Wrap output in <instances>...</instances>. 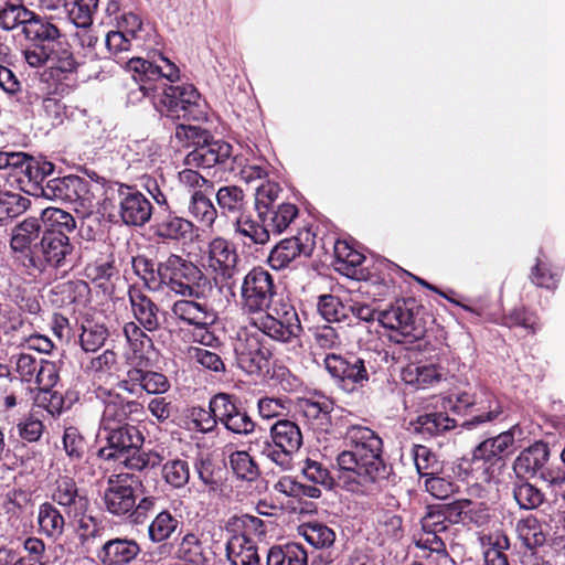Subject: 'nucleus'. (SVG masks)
<instances>
[{
	"instance_id": "1",
	"label": "nucleus",
	"mask_w": 565,
	"mask_h": 565,
	"mask_svg": "<svg viewBox=\"0 0 565 565\" xmlns=\"http://www.w3.org/2000/svg\"><path fill=\"white\" fill-rule=\"evenodd\" d=\"M350 450L337 457L339 480L354 493H369L385 481L392 468L385 463L382 439L369 427L353 425L347 430Z\"/></svg>"
},
{
	"instance_id": "2",
	"label": "nucleus",
	"mask_w": 565,
	"mask_h": 565,
	"mask_svg": "<svg viewBox=\"0 0 565 565\" xmlns=\"http://www.w3.org/2000/svg\"><path fill=\"white\" fill-rule=\"evenodd\" d=\"M127 70L134 81V86L129 88L131 100L150 98L153 106L170 118H198L200 94L193 85L152 84L153 79H160L161 70L141 57L130 58Z\"/></svg>"
},
{
	"instance_id": "3",
	"label": "nucleus",
	"mask_w": 565,
	"mask_h": 565,
	"mask_svg": "<svg viewBox=\"0 0 565 565\" xmlns=\"http://www.w3.org/2000/svg\"><path fill=\"white\" fill-rule=\"evenodd\" d=\"M380 355V352L372 351L348 355L330 353L324 358V367L342 390L352 392L364 387L377 372Z\"/></svg>"
},
{
	"instance_id": "4",
	"label": "nucleus",
	"mask_w": 565,
	"mask_h": 565,
	"mask_svg": "<svg viewBox=\"0 0 565 565\" xmlns=\"http://www.w3.org/2000/svg\"><path fill=\"white\" fill-rule=\"evenodd\" d=\"M157 275L160 284L182 297L199 298L201 287L207 282L203 271L192 262L171 254L158 264Z\"/></svg>"
},
{
	"instance_id": "5",
	"label": "nucleus",
	"mask_w": 565,
	"mask_h": 565,
	"mask_svg": "<svg viewBox=\"0 0 565 565\" xmlns=\"http://www.w3.org/2000/svg\"><path fill=\"white\" fill-rule=\"evenodd\" d=\"M415 301L397 300L376 315L382 327L393 332L391 339L397 343L414 342L425 333V328L417 318Z\"/></svg>"
},
{
	"instance_id": "6",
	"label": "nucleus",
	"mask_w": 565,
	"mask_h": 565,
	"mask_svg": "<svg viewBox=\"0 0 565 565\" xmlns=\"http://www.w3.org/2000/svg\"><path fill=\"white\" fill-rule=\"evenodd\" d=\"M241 532L234 533L226 542V558L231 565H262L254 536L265 535L263 520L253 515L238 519Z\"/></svg>"
},
{
	"instance_id": "7",
	"label": "nucleus",
	"mask_w": 565,
	"mask_h": 565,
	"mask_svg": "<svg viewBox=\"0 0 565 565\" xmlns=\"http://www.w3.org/2000/svg\"><path fill=\"white\" fill-rule=\"evenodd\" d=\"M550 448L546 443L536 441L523 449L514 459L512 469L518 480L530 479L535 476L551 484L565 482V471L561 468H550Z\"/></svg>"
},
{
	"instance_id": "8",
	"label": "nucleus",
	"mask_w": 565,
	"mask_h": 565,
	"mask_svg": "<svg viewBox=\"0 0 565 565\" xmlns=\"http://www.w3.org/2000/svg\"><path fill=\"white\" fill-rule=\"evenodd\" d=\"M276 286L271 274L263 267H254L244 277L241 286L242 309L256 313L269 308Z\"/></svg>"
},
{
	"instance_id": "9",
	"label": "nucleus",
	"mask_w": 565,
	"mask_h": 565,
	"mask_svg": "<svg viewBox=\"0 0 565 565\" xmlns=\"http://www.w3.org/2000/svg\"><path fill=\"white\" fill-rule=\"evenodd\" d=\"M139 481L130 473L113 475L108 478L104 493L107 511L114 515H134L137 497L135 487Z\"/></svg>"
},
{
	"instance_id": "10",
	"label": "nucleus",
	"mask_w": 565,
	"mask_h": 565,
	"mask_svg": "<svg viewBox=\"0 0 565 565\" xmlns=\"http://www.w3.org/2000/svg\"><path fill=\"white\" fill-rule=\"evenodd\" d=\"M106 446L98 450V456L105 460H124L137 454L143 445L145 438L141 430L135 425H126L119 428H110L104 433Z\"/></svg>"
},
{
	"instance_id": "11",
	"label": "nucleus",
	"mask_w": 565,
	"mask_h": 565,
	"mask_svg": "<svg viewBox=\"0 0 565 565\" xmlns=\"http://www.w3.org/2000/svg\"><path fill=\"white\" fill-rule=\"evenodd\" d=\"M121 221L130 226L145 225L152 215L150 201L136 189L120 185L115 196Z\"/></svg>"
},
{
	"instance_id": "12",
	"label": "nucleus",
	"mask_w": 565,
	"mask_h": 565,
	"mask_svg": "<svg viewBox=\"0 0 565 565\" xmlns=\"http://www.w3.org/2000/svg\"><path fill=\"white\" fill-rule=\"evenodd\" d=\"M454 409L457 412L470 409L471 418L461 424L468 429L492 422L502 413L499 402L488 393H482L479 397L467 392L458 394Z\"/></svg>"
},
{
	"instance_id": "13",
	"label": "nucleus",
	"mask_w": 565,
	"mask_h": 565,
	"mask_svg": "<svg viewBox=\"0 0 565 565\" xmlns=\"http://www.w3.org/2000/svg\"><path fill=\"white\" fill-rule=\"evenodd\" d=\"M52 500L64 509L68 518L81 519V526H87L84 524L83 518L89 508V500L79 492L76 482L72 478L62 477L56 480Z\"/></svg>"
},
{
	"instance_id": "14",
	"label": "nucleus",
	"mask_w": 565,
	"mask_h": 565,
	"mask_svg": "<svg viewBox=\"0 0 565 565\" xmlns=\"http://www.w3.org/2000/svg\"><path fill=\"white\" fill-rule=\"evenodd\" d=\"M40 228L39 220L29 217L12 230L10 248L13 253L20 254L28 260V264H24L25 266L38 268L41 265V257L38 255V248L34 247L35 241L39 238Z\"/></svg>"
},
{
	"instance_id": "15",
	"label": "nucleus",
	"mask_w": 565,
	"mask_h": 565,
	"mask_svg": "<svg viewBox=\"0 0 565 565\" xmlns=\"http://www.w3.org/2000/svg\"><path fill=\"white\" fill-rule=\"evenodd\" d=\"M235 354L238 366L254 374L266 367L270 351L260 343L257 334H248L244 339H238Z\"/></svg>"
},
{
	"instance_id": "16",
	"label": "nucleus",
	"mask_w": 565,
	"mask_h": 565,
	"mask_svg": "<svg viewBox=\"0 0 565 565\" xmlns=\"http://www.w3.org/2000/svg\"><path fill=\"white\" fill-rule=\"evenodd\" d=\"M514 436L504 431L480 443L472 451V463L477 469L488 470L500 462L505 451L513 445Z\"/></svg>"
},
{
	"instance_id": "17",
	"label": "nucleus",
	"mask_w": 565,
	"mask_h": 565,
	"mask_svg": "<svg viewBox=\"0 0 565 565\" xmlns=\"http://www.w3.org/2000/svg\"><path fill=\"white\" fill-rule=\"evenodd\" d=\"M232 154V146L223 140H205L185 156L190 167L211 168L225 162Z\"/></svg>"
},
{
	"instance_id": "18",
	"label": "nucleus",
	"mask_w": 565,
	"mask_h": 565,
	"mask_svg": "<svg viewBox=\"0 0 565 565\" xmlns=\"http://www.w3.org/2000/svg\"><path fill=\"white\" fill-rule=\"evenodd\" d=\"M209 267L224 279H232L236 273L237 253L222 237H215L207 246Z\"/></svg>"
},
{
	"instance_id": "19",
	"label": "nucleus",
	"mask_w": 565,
	"mask_h": 565,
	"mask_svg": "<svg viewBox=\"0 0 565 565\" xmlns=\"http://www.w3.org/2000/svg\"><path fill=\"white\" fill-rule=\"evenodd\" d=\"M34 247L38 248V255L52 267L65 266L73 250L68 236L61 233H43Z\"/></svg>"
},
{
	"instance_id": "20",
	"label": "nucleus",
	"mask_w": 565,
	"mask_h": 565,
	"mask_svg": "<svg viewBox=\"0 0 565 565\" xmlns=\"http://www.w3.org/2000/svg\"><path fill=\"white\" fill-rule=\"evenodd\" d=\"M86 190V182L76 175H66L47 180L38 193L49 200L75 202Z\"/></svg>"
},
{
	"instance_id": "21",
	"label": "nucleus",
	"mask_w": 565,
	"mask_h": 565,
	"mask_svg": "<svg viewBox=\"0 0 565 565\" xmlns=\"http://www.w3.org/2000/svg\"><path fill=\"white\" fill-rule=\"evenodd\" d=\"M263 221H256L250 215L241 214L232 223L234 236L245 246L265 245L270 239V230Z\"/></svg>"
},
{
	"instance_id": "22",
	"label": "nucleus",
	"mask_w": 565,
	"mask_h": 565,
	"mask_svg": "<svg viewBox=\"0 0 565 565\" xmlns=\"http://www.w3.org/2000/svg\"><path fill=\"white\" fill-rule=\"evenodd\" d=\"M128 296L132 315L139 324L147 331L158 330L160 327L158 306L138 288H130Z\"/></svg>"
},
{
	"instance_id": "23",
	"label": "nucleus",
	"mask_w": 565,
	"mask_h": 565,
	"mask_svg": "<svg viewBox=\"0 0 565 565\" xmlns=\"http://www.w3.org/2000/svg\"><path fill=\"white\" fill-rule=\"evenodd\" d=\"M139 553L140 546L136 541L114 539L103 545L98 558L104 565H126L132 562Z\"/></svg>"
},
{
	"instance_id": "24",
	"label": "nucleus",
	"mask_w": 565,
	"mask_h": 565,
	"mask_svg": "<svg viewBox=\"0 0 565 565\" xmlns=\"http://www.w3.org/2000/svg\"><path fill=\"white\" fill-rule=\"evenodd\" d=\"M141 411V405L135 401H109L106 403L102 415L100 429L103 433H107L110 428L130 425L128 423L129 416Z\"/></svg>"
},
{
	"instance_id": "25",
	"label": "nucleus",
	"mask_w": 565,
	"mask_h": 565,
	"mask_svg": "<svg viewBox=\"0 0 565 565\" xmlns=\"http://www.w3.org/2000/svg\"><path fill=\"white\" fill-rule=\"evenodd\" d=\"M172 313L188 324L205 329L215 322L216 316L205 303L179 300L172 306Z\"/></svg>"
},
{
	"instance_id": "26",
	"label": "nucleus",
	"mask_w": 565,
	"mask_h": 565,
	"mask_svg": "<svg viewBox=\"0 0 565 565\" xmlns=\"http://www.w3.org/2000/svg\"><path fill=\"white\" fill-rule=\"evenodd\" d=\"M125 360L128 366L127 377L120 381L118 386L122 391L136 394L145 381L148 372L146 369L149 366L150 360L141 354L138 349L126 352Z\"/></svg>"
},
{
	"instance_id": "27",
	"label": "nucleus",
	"mask_w": 565,
	"mask_h": 565,
	"mask_svg": "<svg viewBox=\"0 0 565 565\" xmlns=\"http://www.w3.org/2000/svg\"><path fill=\"white\" fill-rule=\"evenodd\" d=\"M301 254L309 256L310 248L301 243L299 236H294L280 241L271 249L268 263L274 269H282Z\"/></svg>"
},
{
	"instance_id": "28",
	"label": "nucleus",
	"mask_w": 565,
	"mask_h": 565,
	"mask_svg": "<svg viewBox=\"0 0 565 565\" xmlns=\"http://www.w3.org/2000/svg\"><path fill=\"white\" fill-rule=\"evenodd\" d=\"M154 235L168 241L190 239L193 234L192 222L177 216L167 215L154 225Z\"/></svg>"
},
{
	"instance_id": "29",
	"label": "nucleus",
	"mask_w": 565,
	"mask_h": 565,
	"mask_svg": "<svg viewBox=\"0 0 565 565\" xmlns=\"http://www.w3.org/2000/svg\"><path fill=\"white\" fill-rule=\"evenodd\" d=\"M38 525L41 534L58 540L64 533L65 519L53 503L44 502L39 507Z\"/></svg>"
},
{
	"instance_id": "30",
	"label": "nucleus",
	"mask_w": 565,
	"mask_h": 565,
	"mask_svg": "<svg viewBox=\"0 0 565 565\" xmlns=\"http://www.w3.org/2000/svg\"><path fill=\"white\" fill-rule=\"evenodd\" d=\"M270 443L277 447L287 448L296 452L302 445V434L299 426L288 419L278 420L270 427Z\"/></svg>"
},
{
	"instance_id": "31",
	"label": "nucleus",
	"mask_w": 565,
	"mask_h": 565,
	"mask_svg": "<svg viewBox=\"0 0 565 565\" xmlns=\"http://www.w3.org/2000/svg\"><path fill=\"white\" fill-rule=\"evenodd\" d=\"M253 324L273 340L289 343L298 339L302 332L300 322H284L277 320H254Z\"/></svg>"
},
{
	"instance_id": "32",
	"label": "nucleus",
	"mask_w": 565,
	"mask_h": 565,
	"mask_svg": "<svg viewBox=\"0 0 565 565\" xmlns=\"http://www.w3.org/2000/svg\"><path fill=\"white\" fill-rule=\"evenodd\" d=\"M267 565H308V554L297 543L273 546L267 554Z\"/></svg>"
},
{
	"instance_id": "33",
	"label": "nucleus",
	"mask_w": 565,
	"mask_h": 565,
	"mask_svg": "<svg viewBox=\"0 0 565 565\" xmlns=\"http://www.w3.org/2000/svg\"><path fill=\"white\" fill-rule=\"evenodd\" d=\"M414 433L433 437L455 427V420L443 413L424 414L411 423Z\"/></svg>"
},
{
	"instance_id": "34",
	"label": "nucleus",
	"mask_w": 565,
	"mask_h": 565,
	"mask_svg": "<svg viewBox=\"0 0 565 565\" xmlns=\"http://www.w3.org/2000/svg\"><path fill=\"white\" fill-rule=\"evenodd\" d=\"M22 34L25 39L31 41H54L60 38L58 28L47 21L45 18L40 17L33 11L30 12Z\"/></svg>"
},
{
	"instance_id": "35",
	"label": "nucleus",
	"mask_w": 565,
	"mask_h": 565,
	"mask_svg": "<svg viewBox=\"0 0 565 565\" xmlns=\"http://www.w3.org/2000/svg\"><path fill=\"white\" fill-rule=\"evenodd\" d=\"M41 221L46 227L44 233H61L67 235L76 228L73 215L62 209L47 207L41 213Z\"/></svg>"
},
{
	"instance_id": "36",
	"label": "nucleus",
	"mask_w": 565,
	"mask_h": 565,
	"mask_svg": "<svg viewBox=\"0 0 565 565\" xmlns=\"http://www.w3.org/2000/svg\"><path fill=\"white\" fill-rule=\"evenodd\" d=\"M189 213L199 223L207 227H211L217 217V210L210 198L201 190H195L192 193Z\"/></svg>"
},
{
	"instance_id": "37",
	"label": "nucleus",
	"mask_w": 565,
	"mask_h": 565,
	"mask_svg": "<svg viewBox=\"0 0 565 565\" xmlns=\"http://www.w3.org/2000/svg\"><path fill=\"white\" fill-rule=\"evenodd\" d=\"M30 206V200L19 193L0 192V225H7L11 220L23 214Z\"/></svg>"
},
{
	"instance_id": "38",
	"label": "nucleus",
	"mask_w": 565,
	"mask_h": 565,
	"mask_svg": "<svg viewBox=\"0 0 565 565\" xmlns=\"http://www.w3.org/2000/svg\"><path fill=\"white\" fill-rule=\"evenodd\" d=\"M29 181L32 183L34 190L39 193L42 185L45 184V179L54 172V164L43 159H36L25 153L23 169H20Z\"/></svg>"
},
{
	"instance_id": "39",
	"label": "nucleus",
	"mask_w": 565,
	"mask_h": 565,
	"mask_svg": "<svg viewBox=\"0 0 565 565\" xmlns=\"http://www.w3.org/2000/svg\"><path fill=\"white\" fill-rule=\"evenodd\" d=\"M216 202L224 215L244 214L245 195L236 185H224L216 192Z\"/></svg>"
},
{
	"instance_id": "40",
	"label": "nucleus",
	"mask_w": 565,
	"mask_h": 565,
	"mask_svg": "<svg viewBox=\"0 0 565 565\" xmlns=\"http://www.w3.org/2000/svg\"><path fill=\"white\" fill-rule=\"evenodd\" d=\"M175 558L191 565H205L206 557L199 537L193 533L184 535L175 552Z\"/></svg>"
},
{
	"instance_id": "41",
	"label": "nucleus",
	"mask_w": 565,
	"mask_h": 565,
	"mask_svg": "<svg viewBox=\"0 0 565 565\" xmlns=\"http://www.w3.org/2000/svg\"><path fill=\"white\" fill-rule=\"evenodd\" d=\"M402 380L417 387H424L434 382H438L441 374L434 365L408 364L402 370Z\"/></svg>"
},
{
	"instance_id": "42",
	"label": "nucleus",
	"mask_w": 565,
	"mask_h": 565,
	"mask_svg": "<svg viewBox=\"0 0 565 565\" xmlns=\"http://www.w3.org/2000/svg\"><path fill=\"white\" fill-rule=\"evenodd\" d=\"M513 497L519 507L524 510L537 509L545 500L542 490L530 483L527 479L519 480L514 483Z\"/></svg>"
},
{
	"instance_id": "43",
	"label": "nucleus",
	"mask_w": 565,
	"mask_h": 565,
	"mask_svg": "<svg viewBox=\"0 0 565 565\" xmlns=\"http://www.w3.org/2000/svg\"><path fill=\"white\" fill-rule=\"evenodd\" d=\"M302 414L309 420H316L323 426L330 423V414L334 408L333 402L326 397L307 398L300 403Z\"/></svg>"
},
{
	"instance_id": "44",
	"label": "nucleus",
	"mask_w": 565,
	"mask_h": 565,
	"mask_svg": "<svg viewBox=\"0 0 565 565\" xmlns=\"http://www.w3.org/2000/svg\"><path fill=\"white\" fill-rule=\"evenodd\" d=\"M228 462L237 479L252 482L259 476L258 466L247 451L236 450L231 452Z\"/></svg>"
},
{
	"instance_id": "45",
	"label": "nucleus",
	"mask_w": 565,
	"mask_h": 565,
	"mask_svg": "<svg viewBox=\"0 0 565 565\" xmlns=\"http://www.w3.org/2000/svg\"><path fill=\"white\" fill-rule=\"evenodd\" d=\"M30 12L31 10L21 3L7 2L0 9V28L6 31L20 29L22 33L24 23L30 19Z\"/></svg>"
},
{
	"instance_id": "46",
	"label": "nucleus",
	"mask_w": 565,
	"mask_h": 565,
	"mask_svg": "<svg viewBox=\"0 0 565 565\" xmlns=\"http://www.w3.org/2000/svg\"><path fill=\"white\" fill-rule=\"evenodd\" d=\"M515 530L520 540L529 548L542 546L546 540L539 520L532 515L518 521Z\"/></svg>"
},
{
	"instance_id": "47",
	"label": "nucleus",
	"mask_w": 565,
	"mask_h": 565,
	"mask_svg": "<svg viewBox=\"0 0 565 565\" xmlns=\"http://www.w3.org/2000/svg\"><path fill=\"white\" fill-rule=\"evenodd\" d=\"M179 521L168 511L160 512L148 527L149 539L153 543L168 541L177 531Z\"/></svg>"
},
{
	"instance_id": "48",
	"label": "nucleus",
	"mask_w": 565,
	"mask_h": 565,
	"mask_svg": "<svg viewBox=\"0 0 565 565\" xmlns=\"http://www.w3.org/2000/svg\"><path fill=\"white\" fill-rule=\"evenodd\" d=\"M337 269L350 276L354 269L362 265L365 257L348 245L347 242H337L334 245Z\"/></svg>"
},
{
	"instance_id": "49",
	"label": "nucleus",
	"mask_w": 565,
	"mask_h": 565,
	"mask_svg": "<svg viewBox=\"0 0 565 565\" xmlns=\"http://www.w3.org/2000/svg\"><path fill=\"white\" fill-rule=\"evenodd\" d=\"M317 307L320 316L328 322H340L348 318L349 309L337 296L321 295Z\"/></svg>"
},
{
	"instance_id": "50",
	"label": "nucleus",
	"mask_w": 565,
	"mask_h": 565,
	"mask_svg": "<svg viewBox=\"0 0 565 565\" xmlns=\"http://www.w3.org/2000/svg\"><path fill=\"white\" fill-rule=\"evenodd\" d=\"M117 366V354L113 350H105L102 354L90 359L86 365V372L102 381L111 376Z\"/></svg>"
},
{
	"instance_id": "51",
	"label": "nucleus",
	"mask_w": 565,
	"mask_h": 565,
	"mask_svg": "<svg viewBox=\"0 0 565 565\" xmlns=\"http://www.w3.org/2000/svg\"><path fill=\"white\" fill-rule=\"evenodd\" d=\"M280 192V186L270 181L260 184L256 189L255 207L260 221L265 222L269 207L278 200Z\"/></svg>"
},
{
	"instance_id": "52",
	"label": "nucleus",
	"mask_w": 565,
	"mask_h": 565,
	"mask_svg": "<svg viewBox=\"0 0 565 565\" xmlns=\"http://www.w3.org/2000/svg\"><path fill=\"white\" fill-rule=\"evenodd\" d=\"M162 475L171 487L183 488L190 480L189 462L182 459L170 460L163 465Z\"/></svg>"
},
{
	"instance_id": "53",
	"label": "nucleus",
	"mask_w": 565,
	"mask_h": 565,
	"mask_svg": "<svg viewBox=\"0 0 565 565\" xmlns=\"http://www.w3.org/2000/svg\"><path fill=\"white\" fill-rule=\"evenodd\" d=\"M305 540L316 548L330 547L335 540L334 532L321 523H308L302 527Z\"/></svg>"
},
{
	"instance_id": "54",
	"label": "nucleus",
	"mask_w": 565,
	"mask_h": 565,
	"mask_svg": "<svg viewBox=\"0 0 565 565\" xmlns=\"http://www.w3.org/2000/svg\"><path fill=\"white\" fill-rule=\"evenodd\" d=\"M108 330L102 324L83 326L79 343L85 352H96L107 340Z\"/></svg>"
},
{
	"instance_id": "55",
	"label": "nucleus",
	"mask_w": 565,
	"mask_h": 565,
	"mask_svg": "<svg viewBox=\"0 0 565 565\" xmlns=\"http://www.w3.org/2000/svg\"><path fill=\"white\" fill-rule=\"evenodd\" d=\"M412 454L416 469L420 476L427 477L430 475H437L440 466L430 449L422 445H414Z\"/></svg>"
},
{
	"instance_id": "56",
	"label": "nucleus",
	"mask_w": 565,
	"mask_h": 565,
	"mask_svg": "<svg viewBox=\"0 0 565 565\" xmlns=\"http://www.w3.org/2000/svg\"><path fill=\"white\" fill-rule=\"evenodd\" d=\"M295 454L296 451L277 447L270 441H265L260 450V455L275 463L281 471L292 469Z\"/></svg>"
},
{
	"instance_id": "57",
	"label": "nucleus",
	"mask_w": 565,
	"mask_h": 565,
	"mask_svg": "<svg viewBox=\"0 0 565 565\" xmlns=\"http://www.w3.org/2000/svg\"><path fill=\"white\" fill-rule=\"evenodd\" d=\"M44 425L42 419L39 417L38 412L32 409L29 415L22 418L17 424L19 436L29 443H35L40 440L44 431Z\"/></svg>"
},
{
	"instance_id": "58",
	"label": "nucleus",
	"mask_w": 565,
	"mask_h": 565,
	"mask_svg": "<svg viewBox=\"0 0 565 565\" xmlns=\"http://www.w3.org/2000/svg\"><path fill=\"white\" fill-rule=\"evenodd\" d=\"M175 138L185 147H200L210 138L206 130L192 125L179 124L175 127Z\"/></svg>"
},
{
	"instance_id": "59",
	"label": "nucleus",
	"mask_w": 565,
	"mask_h": 565,
	"mask_svg": "<svg viewBox=\"0 0 565 565\" xmlns=\"http://www.w3.org/2000/svg\"><path fill=\"white\" fill-rule=\"evenodd\" d=\"M312 338L315 345L322 350H334L340 348L342 344L337 329L329 324L317 326L313 328Z\"/></svg>"
},
{
	"instance_id": "60",
	"label": "nucleus",
	"mask_w": 565,
	"mask_h": 565,
	"mask_svg": "<svg viewBox=\"0 0 565 565\" xmlns=\"http://www.w3.org/2000/svg\"><path fill=\"white\" fill-rule=\"evenodd\" d=\"M298 209L290 203H282L278 205L270 215L271 231L276 234H281L297 217Z\"/></svg>"
},
{
	"instance_id": "61",
	"label": "nucleus",
	"mask_w": 565,
	"mask_h": 565,
	"mask_svg": "<svg viewBox=\"0 0 565 565\" xmlns=\"http://www.w3.org/2000/svg\"><path fill=\"white\" fill-rule=\"evenodd\" d=\"M41 116L52 127L60 126L66 118V106L58 98L45 97L42 100Z\"/></svg>"
},
{
	"instance_id": "62",
	"label": "nucleus",
	"mask_w": 565,
	"mask_h": 565,
	"mask_svg": "<svg viewBox=\"0 0 565 565\" xmlns=\"http://www.w3.org/2000/svg\"><path fill=\"white\" fill-rule=\"evenodd\" d=\"M163 459L164 457L158 451L141 452L139 450L137 454L128 456L124 460V465L130 470L141 471L143 469L158 467Z\"/></svg>"
},
{
	"instance_id": "63",
	"label": "nucleus",
	"mask_w": 565,
	"mask_h": 565,
	"mask_svg": "<svg viewBox=\"0 0 565 565\" xmlns=\"http://www.w3.org/2000/svg\"><path fill=\"white\" fill-rule=\"evenodd\" d=\"M210 405L211 412L214 413L216 420L222 424L239 411L233 402L232 396L225 393H220L213 396L210 401Z\"/></svg>"
},
{
	"instance_id": "64",
	"label": "nucleus",
	"mask_w": 565,
	"mask_h": 565,
	"mask_svg": "<svg viewBox=\"0 0 565 565\" xmlns=\"http://www.w3.org/2000/svg\"><path fill=\"white\" fill-rule=\"evenodd\" d=\"M422 527L426 533H441L448 529V520L444 518L441 504L428 507L422 519Z\"/></svg>"
}]
</instances>
